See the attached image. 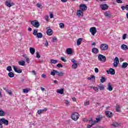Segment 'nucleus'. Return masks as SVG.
Masks as SVG:
<instances>
[{
  "label": "nucleus",
  "mask_w": 128,
  "mask_h": 128,
  "mask_svg": "<svg viewBox=\"0 0 128 128\" xmlns=\"http://www.w3.org/2000/svg\"><path fill=\"white\" fill-rule=\"evenodd\" d=\"M71 118L73 120L76 122L80 118V114L78 112H74L72 114Z\"/></svg>",
  "instance_id": "f257e3e1"
},
{
  "label": "nucleus",
  "mask_w": 128,
  "mask_h": 128,
  "mask_svg": "<svg viewBox=\"0 0 128 128\" xmlns=\"http://www.w3.org/2000/svg\"><path fill=\"white\" fill-rule=\"evenodd\" d=\"M100 49L102 51L106 52L108 50V45L106 44H102L100 45Z\"/></svg>",
  "instance_id": "f03ea898"
},
{
  "label": "nucleus",
  "mask_w": 128,
  "mask_h": 128,
  "mask_svg": "<svg viewBox=\"0 0 128 128\" xmlns=\"http://www.w3.org/2000/svg\"><path fill=\"white\" fill-rule=\"evenodd\" d=\"M98 60L100 62H104L106 60V56L100 54L98 55Z\"/></svg>",
  "instance_id": "7ed1b4c3"
},
{
  "label": "nucleus",
  "mask_w": 128,
  "mask_h": 128,
  "mask_svg": "<svg viewBox=\"0 0 128 128\" xmlns=\"http://www.w3.org/2000/svg\"><path fill=\"white\" fill-rule=\"evenodd\" d=\"M31 24L34 28H40V23L38 20H33L31 22Z\"/></svg>",
  "instance_id": "20e7f679"
},
{
  "label": "nucleus",
  "mask_w": 128,
  "mask_h": 128,
  "mask_svg": "<svg viewBox=\"0 0 128 128\" xmlns=\"http://www.w3.org/2000/svg\"><path fill=\"white\" fill-rule=\"evenodd\" d=\"M5 4L8 8H10L11 6H14V2H11L10 0H6Z\"/></svg>",
  "instance_id": "39448f33"
},
{
  "label": "nucleus",
  "mask_w": 128,
  "mask_h": 128,
  "mask_svg": "<svg viewBox=\"0 0 128 128\" xmlns=\"http://www.w3.org/2000/svg\"><path fill=\"white\" fill-rule=\"evenodd\" d=\"M90 32H91L92 36H94L96 32H98V31L96 30V27H92L90 28Z\"/></svg>",
  "instance_id": "423d86ee"
},
{
  "label": "nucleus",
  "mask_w": 128,
  "mask_h": 128,
  "mask_svg": "<svg viewBox=\"0 0 128 128\" xmlns=\"http://www.w3.org/2000/svg\"><path fill=\"white\" fill-rule=\"evenodd\" d=\"M0 122L2 124H4L5 126H8V120L4 119V118H2L0 120Z\"/></svg>",
  "instance_id": "0eeeda50"
},
{
  "label": "nucleus",
  "mask_w": 128,
  "mask_h": 128,
  "mask_svg": "<svg viewBox=\"0 0 128 128\" xmlns=\"http://www.w3.org/2000/svg\"><path fill=\"white\" fill-rule=\"evenodd\" d=\"M118 64H120V60L118 58L116 57L114 60V68H118Z\"/></svg>",
  "instance_id": "6e6552de"
},
{
  "label": "nucleus",
  "mask_w": 128,
  "mask_h": 128,
  "mask_svg": "<svg viewBox=\"0 0 128 128\" xmlns=\"http://www.w3.org/2000/svg\"><path fill=\"white\" fill-rule=\"evenodd\" d=\"M80 10H82V12H84L86 10L88 7H86V6L84 4H81L80 6Z\"/></svg>",
  "instance_id": "1a4fd4ad"
},
{
  "label": "nucleus",
  "mask_w": 128,
  "mask_h": 128,
  "mask_svg": "<svg viewBox=\"0 0 128 128\" xmlns=\"http://www.w3.org/2000/svg\"><path fill=\"white\" fill-rule=\"evenodd\" d=\"M107 74H116V70H114V69L112 68H110L109 70H107Z\"/></svg>",
  "instance_id": "9d476101"
},
{
  "label": "nucleus",
  "mask_w": 128,
  "mask_h": 128,
  "mask_svg": "<svg viewBox=\"0 0 128 128\" xmlns=\"http://www.w3.org/2000/svg\"><path fill=\"white\" fill-rule=\"evenodd\" d=\"M13 68L16 72H17L18 74H22V70L18 68L16 66H13Z\"/></svg>",
  "instance_id": "9b49d317"
},
{
  "label": "nucleus",
  "mask_w": 128,
  "mask_h": 128,
  "mask_svg": "<svg viewBox=\"0 0 128 128\" xmlns=\"http://www.w3.org/2000/svg\"><path fill=\"white\" fill-rule=\"evenodd\" d=\"M46 110H48V108H44L43 110H38L37 114H43V112H46Z\"/></svg>",
  "instance_id": "f8f14e48"
},
{
  "label": "nucleus",
  "mask_w": 128,
  "mask_h": 128,
  "mask_svg": "<svg viewBox=\"0 0 128 128\" xmlns=\"http://www.w3.org/2000/svg\"><path fill=\"white\" fill-rule=\"evenodd\" d=\"M105 114L107 116V118H112V112H110V111H107L105 112Z\"/></svg>",
  "instance_id": "ddd939ff"
},
{
  "label": "nucleus",
  "mask_w": 128,
  "mask_h": 128,
  "mask_svg": "<svg viewBox=\"0 0 128 128\" xmlns=\"http://www.w3.org/2000/svg\"><path fill=\"white\" fill-rule=\"evenodd\" d=\"M46 34L48 36H52V34H54V32L52 30L50 29V28H48L46 31Z\"/></svg>",
  "instance_id": "4468645a"
},
{
  "label": "nucleus",
  "mask_w": 128,
  "mask_h": 128,
  "mask_svg": "<svg viewBox=\"0 0 128 128\" xmlns=\"http://www.w3.org/2000/svg\"><path fill=\"white\" fill-rule=\"evenodd\" d=\"M101 8L102 10H108V6L106 4H104L101 6Z\"/></svg>",
  "instance_id": "2eb2a0df"
},
{
  "label": "nucleus",
  "mask_w": 128,
  "mask_h": 128,
  "mask_svg": "<svg viewBox=\"0 0 128 128\" xmlns=\"http://www.w3.org/2000/svg\"><path fill=\"white\" fill-rule=\"evenodd\" d=\"M76 14L78 16H84V12L82 10H78Z\"/></svg>",
  "instance_id": "dca6fc26"
},
{
  "label": "nucleus",
  "mask_w": 128,
  "mask_h": 128,
  "mask_svg": "<svg viewBox=\"0 0 128 128\" xmlns=\"http://www.w3.org/2000/svg\"><path fill=\"white\" fill-rule=\"evenodd\" d=\"M92 54H98V49L96 48H92Z\"/></svg>",
  "instance_id": "f3484780"
},
{
  "label": "nucleus",
  "mask_w": 128,
  "mask_h": 128,
  "mask_svg": "<svg viewBox=\"0 0 128 128\" xmlns=\"http://www.w3.org/2000/svg\"><path fill=\"white\" fill-rule=\"evenodd\" d=\"M104 16H106V18H112V14L110 12H106L104 13Z\"/></svg>",
  "instance_id": "a211bd4d"
},
{
  "label": "nucleus",
  "mask_w": 128,
  "mask_h": 128,
  "mask_svg": "<svg viewBox=\"0 0 128 128\" xmlns=\"http://www.w3.org/2000/svg\"><path fill=\"white\" fill-rule=\"evenodd\" d=\"M121 48L123 50H128V47L126 44H123L121 46Z\"/></svg>",
  "instance_id": "6ab92c4d"
},
{
  "label": "nucleus",
  "mask_w": 128,
  "mask_h": 128,
  "mask_svg": "<svg viewBox=\"0 0 128 128\" xmlns=\"http://www.w3.org/2000/svg\"><path fill=\"white\" fill-rule=\"evenodd\" d=\"M107 90L110 92L112 90V84H110V83H108Z\"/></svg>",
  "instance_id": "aec40b11"
},
{
  "label": "nucleus",
  "mask_w": 128,
  "mask_h": 128,
  "mask_svg": "<svg viewBox=\"0 0 128 128\" xmlns=\"http://www.w3.org/2000/svg\"><path fill=\"white\" fill-rule=\"evenodd\" d=\"M66 52L68 54H72V50L70 48H68L66 50Z\"/></svg>",
  "instance_id": "412c9836"
},
{
  "label": "nucleus",
  "mask_w": 128,
  "mask_h": 128,
  "mask_svg": "<svg viewBox=\"0 0 128 128\" xmlns=\"http://www.w3.org/2000/svg\"><path fill=\"white\" fill-rule=\"evenodd\" d=\"M30 52L32 54H34V52H36V49L34 48L30 47Z\"/></svg>",
  "instance_id": "4be33fe9"
},
{
  "label": "nucleus",
  "mask_w": 128,
  "mask_h": 128,
  "mask_svg": "<svg viewBox=\"0 0 128 128\" xmlns=\"http://www.w3.org/2000/svg\"><path fill=\"white\" fill-rule=\"evenodd\" d=\"M128 64L126 62H124L122 65V68H128Z\"/></svg>",
  "instance_id": "5701e85b"
},
{
  "label": "nucleus",
  "mask_w": 128,
  "mask_h": 128,
  "mask_svg": "<svg viewBox=\"0 0 128 128\" xmlns=\"http://www.w3.org/2000/svg\"><path fill=\"white\" fill-rule=\"evenodd\" d=\"M116 110L118 112H120V106L119 104H116Z\"/></svg>",
  "instance_id": "b1692460"
},
{
  "label": "nucleus",
  "mask_w": 128,
  "mask_h": 128,
  "mask_svg": "<svg viewBox=\"0 0 128 128\" xmlns=\"http://www.w3.org/2000/svg\"><path fill=\"white\" fill-rule=\"evenodd\" d=\"M82 38H79L77 40V46H80V44H82Z\"/></svg>",
  "instance_id": "393cba45"
},
{
  "label": "nucleus",
  "mask_w": 128,
  "mask_h": 128,
  "mask_svg": "<svg viewBox=\"0 0 128 128\" xmlns=\"http://www.w3.org/2000/svg\"><path fill=\"white\" fill-rule=\"evenodd\" d=\"M18 64L20 66H26V62H24V60L18 62Z\"/></svg>",
  "instance_id": "a878e982"
},
{
  "label": "nucleus",
  "mask_w": 128,
  "mask_h": 128,
  "mask_svg": "<svg viewBox=\"0 0 128 128\" xmlns=\"http://www.w3.org/2000/svg\"><path fill=\"white\" fill-rule=\"evenodd\" d=\"M64 90L62 88L57 90V92L58 94H64Z\"/></svg>",
  "instance_id": "bb28decb"
},
{
  "label": "nucleus",
  "mask_w": 128,
  "mask_h": 128,
  "mask_svg": "<svg viewBox=\"0 0 128 128\" xmlns=\"http://www.w3.org/2000/svg\"><path fill=\"white\" fill-rule=\"evenodd\" d=\"M8 76H9V78H14V74L10 72L9 73H8Z\"/></svg>",
  "instance_id": "cd10ccee"
},
{
  "label": "nucleus",
  "mask_w": 128,
  "mask_h": 128,
  "mask_svg": "<svg viewBox=\"0 0 128 128\" xmlns=\"http://www.w3.org/2000/svg\"><path fill=\"white\" fill-rule=\"evenodd\" d=\"M98 88L100 90H104V84H100L98 86Z\"/></svg>",
  "instance_id": "c85d7f7f"
},
{
  "label": "nucleus",
  "mask_w": 128,
  "mask_h": 128,
  "mask_svg": "<svg viewBox=\"0 0 128 128\" xmlns=\"http://www.w3.org/2000/svg\"><path fill=\"white\" fill-rule=\"evenodd\" d=\"M36 36H37L38 38H42V34L41 32H38Z\"/></svg>",
  "instance_id": "c756f323"
},
{
  "label": "nucleus",
  "mask_w": 128,
  "mask_h": 128,
  "mask_svg": "<svg viewBox=\"0 0 128 128\" xmlns=\"http://www.w3.org/2000/svg\"><path fill=\"white\" fill-rule=\"evenodd\" d=\"M56 72H58V70H53V71L51 72L50 74L51 76H56Z\"/></svg>",
  "instance_id": "7c9ffc66"
},
{
  "label": "nucleus",
  "mask_w": 128,
  "mask_h": 128,
  "mask_svg": "<svg viewBox=\"0 0 128 128\" xmlns=\"http://www.w3.org/2000/svg\"><path fill=\"white\" fill-rule=\"evenodd\" d=\"M112 126H114V128H118V126H120V124L116 122L114 124H112Z\"/></svg>",
  "instance_id": "2f4dec72"
},
{
  "label": "nucleus",
  "mask_w": 128,
  "mask_h": 128,
  "mask_svg": "<svg viewBox=\"0 0 128 128\" xmlns=\"http://www.w3.org/2000/svg\"><path fill=\"white\" fill-rule=\"evenodd\" d=\"M72 68L74 70H76V68H78V64L74 63V64H72Z\"/></svg>",
  "instance_id": "473e14b6"
},
{
  "label": "nucleus",
  "mask_w": 128,
  "mask_h": 128,
  "mask_svg": "<svg viewBox=\"0 0 128 128\" xmlns=\"http://www.w3.org/2000/svg\"><path fill=\"white\" fill-rule=\"evenodd\" d=\"M56 74H58V76H64V72L58 71V72H56Z\"/></svg>",
  "instance_id": "72a5a7b5"
},
{
  "label": "nucleus",
  "mask_w": 128,
  "mask_h": 128,
  "mask_svg": "<svg viewBox=\"0 0 128 128\" xmlns=\"http://www.w3.org/2000/svg\"><path fill=\"white\" fill-rule=\"evenodd\" d=\"M58 60H50V62L51 64H57L58 62Z\"/></svg>",
  "instance_id": "f704fd0d"
},
{
  "label": "nucleus",
  "mask_w": 128,
  "mask_h": 128,
  "mask_svg": "<svg viewBox=\"0 0 128 128\" xmlns=\"http://www.w3.org/2000/svg\"><path fill=\"white\" fill-rule=\"evenodd\" d=\"M106 78H104V77L102 76V78L100 80V82L102 83H104L106 82Z\"/></svg>",
  "instance_id": "c9c22d12"
},
{
  "label": "nucleus",
  "mask_w": 128,
  "mask_h": 128,
  "mask_svg": "<svg viewBox=\"0 0 128 128\" xmlns=\"http://www.w3.org/2000/svg\"><path fill=\"white\" fill-rule=\"evenodd\" d=\"M7 70L8 72H12V66H8L7 67Z\"/></svg>",
  "instance_id": "e433bc0d"
},
{
  "label": "nucleus",
  "mask_w": 128,
  "mask_h": 128,
  "mask_svg": "<svg viewBox=\"0 0 128 128\" xmlns=\"http://www.w3.org/2000/svg\"><path fill=\"white\" fill-rule=\"evenodd\" d=\"M25 59H26V62L28 63V64H30V58L28 56H26L25 57Z\"/></svg>",
  "instance_id": "4c0bfd02"
},
{
  "label": "nucleus",
  "mask_w": 128,
  "mask_h": 128,
  "mask_svg": "<svg viewBox=\"0 0 128 128\" xmlns=\"http://www.w3.org/2000/svg\"><path fill=\"white\" fill-rule=\"evenodd\" d=\"M4 112L2 110H0V116H4Z\"/></svg>",
  "instance_id": "58836bf2"
},
{
  "label": "nucleus",
  "mask_w": 128,
  "mask_h": 128,
  "mask_svg": "<svg viewBox=\"0 0 128 128\" xmlns=\"http://www.w3.org/2000/svg\"><path fill=\"white\" fill-rule=\"evenodd\" d=\"M59 26L60 28H64V23H60Z\"/></svg>",
  "instance_id": "ea45409f"
},
{
  "label": "nucleus",
  "mask_w": 128,
  "mask_h": 128,
  "mask_svg": "<svg viewBox=\"0 0 128 128\" xmlns=\"http://www.w3.org/2000/svg\"><path fill=\"white\" fill-rule=\"evenodd\" d=\"M93 90H94L95 92H98V88L96 86L93 87Z\"/></svg>",
  "instance_id": "a19ab883"
},
{
  "label": "nucleus",
  "mask_w": 128,
  "mask_h": 128,
  "mask_svg": "<svg viewBox=\"0 0 128 128\" xmlns=\"http://www.w3.org/2000/svg\"><path fill=\"white\" fill-rule=\"evenodd\" d=\"M30 90H28V88H25L23 90V92L24 94H28V92Z\"/></svg>",
  "instance_id": "79ce46f5"
},
{
  "label": "nucleus",
  "mask_w": 128,
  "mask_h": 128,
  "mask_svg": "<svg viewBox=\"0 0 128 128\" xmlns=\"http://www.w3.org/2000/svg\"><path fill=\"white\" fill-rule=\"evenodd\" d=\"M36 58H40V53L38 52H36Z\"/></svg>",
  "instance_id": "37998d69"
},
{
  "label": "nucleus",
  "mask_w": 128,
  "mask_h": 128,
  "mask_svg": "<svg viewBox=\"0 0 128 128\" xmlns=\"http://www.w3.org/2000/svg\"><path fill=\"white\" fill-rule=\"evenodd\" d=\"M38 34V30H34L33 32V34L34 36H36Z\"/></svg>",
  "instance_id": "c03bdc74"
},
{
  "label": "nucleus",
  "mask_w": 128,
  "mask_h": 128,
  "mask_svg": "<svg viewBox=\"0 0 128 128\" xmlns=\"http://www.w3.org/2000/svg\"><path fill=\"white\" fill-rule=\"evenodd\" d=\"M100 118H96V120L94 121L93 122H94V124H96V122H100Z\"/></svg>",
  "instance_id": "a18cd8bd"
},
{
  "label": "nucleus",
  "mask_w": 128,
  "mask_h": 128,
  "mask_svg": "<svg viewBox=\"0 0 128 128\" xmlns=\"http://www.w3.org/2000/svg\"><path fill=\"white\" fill-rule=\"evenodd\" d=\"M92 126H94V122H92V123L91 125L88 124L87 126V128H92Z\"/></svg>",
  "instance_id": "49530a36"
},
{
  "label": "nucleus",
  "mask_w": 128,
  "mask_h": 128,
  "mask_svg": "<svg viewBox=\"0 0 128 128\" xmlns=\"http://www.w3.org/2000/svg\"><path fill=\"white\" fill-rule=\"evenodd\" d=\"M56 66L58 68H62V64H58L57 65H56Z\"/></svg>",
  "instance_id": "de8ad7c7"
},
{
  "label": "nucleus",
  "mask_w": 128,
  "mask_h": 128,
  "mask_svg": "<svg viewBox=\"0 0 128 128\" xmlns=\"http://www.w3.org/2000/svg\"><path fill=\"white\" fill-rule=\"evenodd\" d=\"M90 104V101H87L84 103V106H88Z\"/></svg>",
  "instance_id": "09e8293b"
},
{
  "label": "nucleus",
  "mask_w": 128,
  "mask_h": 128,
  "mask_svg": "<svg viewBox=\"0 0 128 128\" xmlns=\"http://www.w3.org/2000/svg\"><path fill=\"white\" fill-rule=\"evenodd\" d=\"M44 45L46 46H48V40H46Z\"/></svg>",
  "instance_id": "8fccbe9b"
},
{
  "label": "nucleus",
  "mask_w": 128,
  "mask_h": 128,
  "mask_svg": "<svg viewBox=\"0 0 128 128\" xmlns=\"http://www.w3.org/2000/svg\"><path fill=\"white\" fill-rule=\"evenodd\" d=\"M118 4H122V1L121 0H116Z\"/></svg>",
  "instance_id": "3c124183"
},
{
  "label": "nucleus",
  "mask_w": 128,
  "mask_h": 128,
  "mask_svg": "<svg viewBox=\"0 0 128 128\" xmlns=\"http://www.w3.org/2000/svg\"><path fill=\"white\" fill-rule=\"evenodd\" d=\"M66 104H70V100H65Z\"/></svg>",
  "instance_id": "603ef678"
},
{
  "label": "nucleus",
  "mask_w": 128,
  "mask_h": 128,
  "mask_svg": "<svg viewBox=\"0 0 128 128\" xmlns=\"http://www.w3.org/2000/svg\"><path fill=\"white\" fill-rule=\"evenodd\" d=\"M122 38L124 40H126V34H124L123 36H122Z\"/></svg>",
  "instance_id": "864d4df0"
},
{
  "label": "nucleus",
  "mask_w": 128,
  "mask_h": 128,
  "mask_svg": "<svg viewBox=\"0 0 128 128\" xmlns=\"http://www.w3.org/2000/svg\"><path fill=\"white\" fill-rule=\"evenodd\" d=\"M71 62H74V64H76V60H74V58L72 59Z\"/></svg>",
  "instance_id": "5fc2aeb1"
},
{
  "label": "nucleus",
  "mask_w": 128,
  "mask_h": 128,
  "mask_svg": "<svg viewBox=\"0 0 128 128\" xmlns=\"http://www.w3.org/2000/svg\"><path fill=\"white\" fill-rule=\"evenodd\" d=\"M90 78H91V80H96V77L94 75L91 76Z\"/></svg>",
  "instance_id": "6e6d98bb"
},
{
  "label": "nucleus",
  "mask_w": 128,
  "mask_h": 128,
  "mask_svg": "<svg viewBox=\"0 0 128 128\" xmlns=\"http://www.w3.org/2000/svg\"><path fill=\"white\" fill-rule=\"evenodd\" d=\"M94 72H96V74H98V68H95Z\"/></svg>",
  "instance_id": "4d7b16f0"
},
{
  "label": "nucleus",
  "mask_w": 128,
  "mask_h": 128,
  "mask_svg": "<svg viewBox=\"0 0 128 128\" xmlns=\"http://www.w3.org/2000/svg\"><path fill=\"white\" fill-rule=\"evenodd\" d=\"M61 60L62 62H66V59H64V57L61 58Z\"/></svg>",
  "instance_id": "13d9d810"
},
{
  "label": "nucleus",
  "mask_w": 128,
  "mask_h": 128,
  "mask_svg": "<svg viewBox=\"0 0 128 128\" xmlns=\"http://www.w3.org/2000/svg\"><path fill=\"white\" fill-rule=\"evenodd\" d=\"M42 77L43 78H46V75L45 74H42Z\"/></svg>",
  "instance_id": "bf43d9fd"
},
{
  "label": "nucleus",
  "mask_w": 128,
  "mask_h": 128,
  "mask_svg": "<svg viewBox=\"0 0 128 128\" xmlns=\"http://www.w3.org/2000/svg\"><path fill=\"white\" fill-rule=\"evenodd\" d=\"M45 20H46L47 22L48 21V16H45Z\"/></svg>",
  "instance_id": "052dcab7"
},
{
  "label": "nucleus",
  "mask_w": 128,
  "mask_h": 128,
  "mask_svg": "<svg viewBox=\"0 0 128 128\" xmlns=\"http://www.w3.org/2000/svg\"><path fill=\"white\" fill-rule=\"evenodd\" d=\"M90 122H91V124H92L94 122V120L92 118H90V120H89Z\"/></svg>",
  "instance_id": "680f3d73"
},
{
  "label": "nucleus",
  "mask_w": 128,
  "mask_h": 128,
  "mask_svg": "<svg viewBox=\"0 0 128 128\" xmlns=\"http://www.w3.org/2000/svg\"><path fill=\"white\" fill-rule=\"evenodd\" d=\"M36 6H38V8H40V6H42V4L38 3L36 4Z\"/></svg>",
  "instance_id": "e2e57ef3"
},
{
  "label": "nucleus",
  "mask_w": 128,
  "mask_h": 128,
  "mask_svg": "<svg viewBox=\"0 0 128 128\" xmlns=\"http://www.w3.org/2000/svg\"><path fill=\"white\" fill-rule=\"evenodd\" d=\"M121 8L122 9V10H126V6H121Z\"/></svg>",
  "instance_id": "0e129e2a"
},
{
  "label": "nucleus",
  "mask_w": 128,
  "mask_h": 128,
  "mask_svg": "<svg viewBox=\"0 0 128 128\" xmlns=\"http://www.w3.org/2000/svg\"><path fill=\"white\" fill-rule=\"evenodd\" d=\"M50 18H54V14H50Z\"/></svg>",
  "instance_id": "69168bd1"
},
{
  "label": "nucleus",
  "mask_w": 128,
  "mask_h": 128,
  "mask_svg": "<svg viewBox=\"0 0 128 128\" xmlns=\"http://www.w3.org/2000/svg\"><path fill=\"white\" fill-rule=\"evenodd\" d=\"M72 100L73 102H76V98L75 97L72 98Z\"/></svg>",
  "instance_id": "338daca9"
},
{
  "label": "nucleus",
  "mask_w": 128,
  "mask_h": 128,
  "mask_svg": "<svg viewBox=\"0 0 128 128\" xmlns=\"http://www.w3.org/2000/svg\"><path fill=\"white\" fill-rule=\"evenodd\" d=\"M126 10L128 12V4L126 6Z\"/></svg>",
  "instance_id": "774afa93"
}]
</instances>
